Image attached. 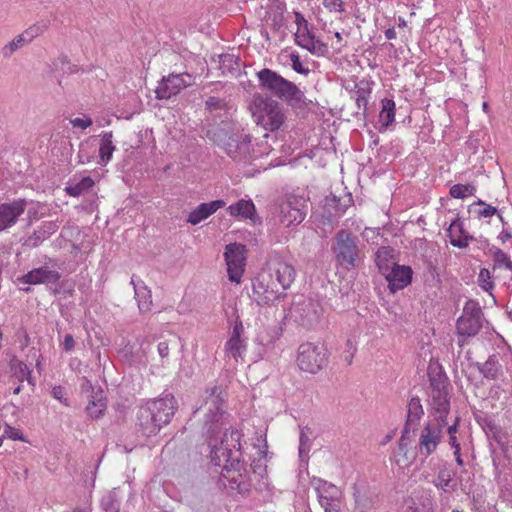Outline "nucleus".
Here are the masks:
<instances>
[{"mask_svg":"<svg viewBox=\"0 0 512 512\" xmlns=\"http://www.w3.org/2000/svg\"><path fill=\"white\" fill-rule=\"evenodd\" d=\"M223 405V389L220 386L215 385L205 390L204 429L211 449V462L222 467V477L230 490L246 496L251 491L252 481L250 471L241 460V434L229 426Z\"/></svg>","mask_w":512,"mask_h":512,"instance_id":"1","label":"nucleus"},{"mask_svg":"<svg viewBox=\"0 0 512 512\" xmlns=\"http://www.w3.org/2000/svg\"><path fill=\"white\" fill-rule=\"evenodd\" d=\"M177 408L175 397L169 393L148 400L137 412L138 430L147 437L156 435L171 422Z\"/></svg>","mask_w":512,"mask_h":512,"instance_id":"2","label":"nucleus"},{"mask_svg":"<svg viewBox=\"0 0 512 512\" xmlns=\"http://www.w3.org/2000/svg\"><path fill=\"white\" fill-rule=\"evenodd\" d=\"M207 138L213 141L234 160H246L253 155L251 136L235 129L229 122L222 120L221 125H210L206 132Z\"/></svg>","mask_w":512,"mask_h":512,"instance_id":"3","label":"nucleus"},{"mask_svg":"<svg viewBox=\"0 0 512 512\" xmlns=\"http://www.w3.org/2000/svg\"><path fill=\"white\" fill-rule=\"evenodd\" d=\"M257 77L261 89L269 91L287 104L296 106L303 102L304 93L293 82L275 71L264 68L257 73Z\"/></svg>","mask_w":512,"mask_h":512,"instance_id":"4","label":"nucleus"},{"mask_svg":"<svg viewBox=\"0 0 512 512\" xmlns=\"http://www.w3.org/2000/svg\"><path fill=\"white\" fill-rule=\"evenodd\" d=\"M332 252L336 263L347 270L357 267L364 258L358 238L344 229L335 234Z\"/></svg>","mask_w":512,"mask_h":512,"instance_id":"5","label":"nucleus"},{"mask_svg":"<svg viewBox=\"0 0 512 512\" xmlns=\"http://www.w3.org/2000/svg\"><path fill=\"white\" fill-rule=\"evenodd\" d=\"M430 380V406L434 420L447 422L450 411V382L448 377L437 372L429 375Z\"/></svg>","mask_w":512,"mask_h":512,"instance_id":"6","label":"nucleus"},{"mask_svg":"<svg viewBox=\"0 0 512 512\" xmlns=\"http://www.w3.org/2000/svg\"><path fill=\"white\" fill-rule=\"evenodd\" d=\"M253 117L257 125L262 126L267 131L278 130L286 120V115L282 105L270 98L257 96L254 98Z\"/></svg>","mask_w":512,"mask_h":512,"instance_id":"7","label":"nucleus"},{"mask_svg":"<svg viewBox=\"0 0 512 512\" xmlns=\"http://www.w3.org/2000/svg\"><path fill=\"white\" fill-rule=\"evenodd\" d=\"M483 313L478 303L467 301L462 315L456 322V331L458 335V345L464 347L467 338L476 336L482 328Z\"/></svg>","mask_w":512,"mask_h":512,"instance_id":"8","label":"nucleus"},{"mask_svg":"<svg viewBox=\"0 0 512 512\" xmlns=\"http://www.w3.org/2000/svg\"><path fill=\"white\" fill-rule=\"evenodd\" d=\"M296 363L300 370L315 374L327 363V353L322 345L305 342L299 345Z\"/></svg>","mask_w":512,"mask_h":512,"instance_id":"9","label":"nucleus"},{"mask_svg":"<svg viewBox=\"0 0 512 512\" xmlns=\"http://www.w3.org/2000/svg\"><path fill=\"white\" fill-rule=\"evenodd\" d=\"M447 422L439 420L427 421L419 433L418 442L415 446L419 456L426 459L432 455L442 441L443 432Z\"/></svg>","mask_w":512,"mask_h":512,"instance_id":"10","label":"nucleus"},{"mask_svg":"<svg viewBox=\"0 0 512 512\" xmlns=\"http://www.w3.org/2000/svg\"><path fill=\"white\" fill-rule=\"evenodd\" d=\"M283 295L281 286L275 282L272 274L267 271L260 272L252 280V299L258 305H269L278 300Z\"/></svg>","mask_w":512,"mask_h":512,"instance_id":"11","label":"nucleus"},{"mask_svg":"<svg viewBox=\"0 0 512 512\" xmlns=\"http://www.w3.org/2000/svg\"><path fill=\"white\" fill-rule=\"evenodd\" d=\"M307 200L302 195L291 194L278 206V221L285 227L300 224L305 216Z\"/></svg>","mask_w":512,"mask_h":512,"instance_id":"12","label":"nucleus"},{"mask_svg":"<svg viewBox=\"0 0 512 512\" xmlns=\"http://www.w3.org/2000/svg\"><path fill=\"white\" fill-rule=\"evenodd\" d=\"M312 485L317 492L319 503L325 512L340 511L342 492L336 485L320 478H313Z\"/></svg>","mask_w":512,"mask_h":512,"instance_id":"13","label":"nucleus"},{"mask_svg":"<svg viewBox=\"0 0 512 512\" xmlns=\"http://www.w3.org/2000/svg\"><path fill=\"white\" fill-rule=\"evenodd\" d=\"M246 248L242 244L231 243L226 246L224 257L227 265L228 278L231 282L240 283L246 265Z\"/></svg>","mask_w":512,"mask_h":512,"instance_id":"14","label":"nucleus"},{"mask_svg":"<svg viewBox=\"0 0 512 512\" xmlns=\"http://www.w3.org/2000/svg\"><path fill=\"white\" fill-rule=\"evenodd\" d=\"M290 315L297 324L311 328L319 320L320 306L311 299H305L293 304Z\"/></svg>","mask_w":512,"mask_h":512,"instance_id":"15","label":"nucleus"},{"mask_svg":"<svg viewBox=\"0 0 512 512\" xmlns=\"http://www.w3.org/2000/svg\"><path fill=\"white\" fill-rule=\"evenodd\" d=\"M194 77L191 74H169L163 77L161 83L156 89L158 99H170L177 95L181 90L193 85Z\"/></svg>","mask_w":512,"mask_h":512,"instance_id":"16","label":"nucleus"},{"mask_svg":"<svg viewBox=\"0 0 512 512\" xmlns=\"http://www.w3.org/2000/svg\"><path fill=\"white\" fill-rule=\"evenodd\" d=\"M245 330L243 323L239 317L234 321L232 331L225 343V353L232 357L235 361L243 358L247 351V338L244 336Z\"/></svg>","mask_w":512,"mask_h":512,"instance_id":"17","label":"nucleus"},{"mask_svg":"<svg viewBox=\"0 0 512 512\" xmlns=\"http://www.w3.org/2000/svg\"><path fill=\"white\" fill-rule=\"evenodd\" d=\"M26 206L27 201L21 198L0 203V232L14 226L19 217L25 212Z\"/></svg>","mask_w":512,"mask_h":512,"instance_id":"18","label":"nucleus"},{"mask_svg":"<svg viewBox=\"0 0 512 512\" xmlns=\"http://www.w3.org/2000/svg\"><path fill=\"white\" fill-rule=\"evenodd\" d=\"M353 497L354 512H371L378 501L376 491L363 482L354 484Z\"/></svg>","mask_w":512,"mask_h":512,"instance_id":"19","label":"nucleus"},{"mask_svg":"<svg viewBox=\"0 0 512 512\" xmlns=\"http://www.w3.org/2000/svg\"><path fill=\"white\" fill-rule=\"evenodd\" d=\"M413 271L411 267L406 265L394 264L385 274L384 277L388 282L391 293L407 287L412 281Z\"/></svg>","mask_w":512,"mask_h":512,"instance_id":"20","label":"nucleus"},{"mask_svg":"<svg viewBox=\"0 0 512 512\" xmlns=\"http://www.w3.org/2000/svg\"><path fill=\"white\" fill-rule=\"evenodd\" d=\"M267 272L272 274L275 282L281 286L283 293L294 282L297 274L294 266L286 261L275 262Z\"/></svg>","mask_w":512,"mask_h":512,"instance_id":"21","label":"nucleus"},{"mask_svg":"<svg viewBox=\"0 0 512 512\" xmlns=\"http://www.w3.org/2000/svg\"><path fill=\"white\" fill-rule=\"evenodd\" d=\"M409 431L403 429L401 436L398 440L397 449L394 452V457L397 465L401 467H409L412 465L418 455L417 450L413 451L410 447L411 439Z\"/></svg>","mask_w":512,"mask_h":512,"instance_id":"22","label":"nucleus"},{"mask_svg":"<svg viewBox=\"0 0 512 512\" xmlns=\"http://www.w3.org/2000/svg\"><path fill=\"white\" fill-rule=\"evenodd\" d=\"M59 279V272L50 269L48 266H42L29 271L21 276L18 281L29 285H37L42 283H56Z\"/></svg>","mask_w":512,"mask_h":512,"instance_id":"23","label":"nucleus"},{"mask_svg":"<svg viewBox=\"0 0 512 512\" xmlns=\"http://www.w3.org/2000/svg\"><path fill=\"white\" fill-rule=\"evenodd\" d=\"M130 284L134 289V296L138 304V308L140 313H148L152 309V294L149 287L145 284V282L137 277L136 275H132Z\"/></svg>","mask_w":512,"mask_h":512,"instance_id":"24","label":"nucleus"},{"mask_svg":"<svg viewBox=\"0 0 512 512\" xmlns=\"http://www.w3.org/2000/svg\"><path fill=\"white\" fill-rule=\"evenodd\" d=\"M224 205L225 202L223 200H214L208 203H201L189 213L187 222L192 225H197L201 221L207 219L210 215L214 214Z\"/></svg>","mask_w":512,"mask_h":512,"instance_id":"25","label":"nucleus"},{"mask_svg":"<svg viewBox=\"0 0 512 512\" xmlns=\"http://www.w3.org/2000/svg\"><path fill=\"white\" fill-rule=\"evenodd\" d=\"M447 234L451 245L458 248H466L469 245V241L473 239L464 230L463 223L458 216L450 223Z\"/></svg>","mask_w":512,"mask_h":512,"instance_id":"26","label":"nucleus"},{"mask_svg":"<svg viewBox=\"0 0 512 512\" xmlns=\"http://www.w3.org/2000/svg\"><path fill=\"white\" fill-rule=\"evenodd\" d=\"M424 415V409L418 396L412 397L407 404L406 422L403 429L415 431Z\"/></svg>","mask_w":512,"mask_h":512,"instance_id":"27","label":"nucleus"},{"mask_svg":"<svg viewBox=\"0 0 512 512\" xmlns=\"http://www.w3.org/2000/svg\"><path fill=\"white\" fill-rule=\"evenodd\" d=\"M10 372H11V380L13 383L15 381L19 383H23L25 380L28 381L29 384L34 386V382L31 378V371L27 367V365L19 360L17 357L13 356L9 363Z\"/></svg>","mask_w":512,"mask_h":512,"instance_id":"28","label":"nucleus"},{"mask_svg":"<svg viewBox=\"0 0 512 512\" xmlns=\"http://www.w3.org/2000/svg\"><path fill=\"white\" fill-rule=\"evenodd\" d=\"M480 373L489 380H497L502 376V366L496 355H490L483 364H478Z\"/></svg>","mask_w":512,"mask_h":512,"instance_id":"29","label":"nucleus"},{"mask_svg":"<svg viewBox=\"0 0 512 512\" xmlns=\"http://www.w3.org/2000/svg\"><path fill=\"white\" fill-rule=\"evenodd\" d=\"M228 212L233 217L243 219H253L255 215V206L251 200L241 199L228 207Z\"/></svg>","mask_w":512,"mask_h":512,"instance_id":"30","label":"nucleus"},{"mask_svg":"<svg viewBox=\"0 0 512 512\" xmlns=\"http://www.w3.org/2000/svg\"><path fill=\"white\" fill-rule=\"evenodd\" d=\"M393 253V248L389 246L379 247L375 252L374 261L382 275H384L395 264L393 262Z\"/></svg>","mask_w":512,"mask_h":512,"instance_id":"31","label":"nucleus"},{"mask_svg":"<svg viewBox=\"0 0 512 512\" xmlns=\"http://www.w3.org/2000/svg\"><path fill=\"white\" fill-rule=\"evenodd\" d=\"M100 136L101 141L99 147V163L106 165L112 159V155L116 147L113 143V133L111 131L103 132Z\"/></svg>","mask_w":512,"mask_h":512,"instance_id":"32","label":"nucleus"},{"mask_svg":"<svg viewBox=\"0 0 512 512\" xmlns=\"http://www.w3.org/2000/svg\"><path fill=\"white\" fill-rule=\"evenodd\" d=\"M381 111L379 113L380 131L386 130L395 119V102L392 99H383L381 101Z\"/></svg>","mask_w":512,"mask_h":512,"instance_id":"33","label":"nucleus"},{"mask_svg":"<svg viewBox=\"0 0 512 512\" xmlns=\"http://www.w3.org/2000/svg\"><path fill=\"white\" fill-rule=\"evenodd\" d=\"M267 23L273 30L277 31L284 25V6L281 3L275 4L267 11Z\"/></svg>","mask_w":512,"mask_h":512,"instance_id":"34","label":"nucleus"},{"mask_svg":"<svg viewBox=\"0 0 512 512\" xmlns=\"http://www.w3.org/2000/svg\"><path fill=\"white\" fill-rule=\"evenodd\" d=\"M106 407V399L102 396V391L99 390V395L96 394V396H94L93 399L89 401L86 407V411L91 418L98 419L103 415Z\"/></svg>","mask_w":512,"mask_h":512,"instance_id":"35","label":"nucleus"},{"mask_svg":"<svg viewBox=\"0 0 512 512\" xmlns=\"http://www.w3.org/2000/svg\"><path fill=\"white\" fill-rule=\"evenodd\" d=\"M94 185V180L89 177H83L78 182H71L68 183L66 187V192L73 197H78L82 195L83 193L90 190Z\"/></svg>","mask_w":512,"mask_h":512,"instance_id":"36","label":"nucleus"},{"mask_svg":"<svg viewBox=\"0 0 512 512\" xmlns=\"http://www.w3.org/2000/svg\"><path fill=\"white\" fill-rule=\"evenodd\" d=\"M28 43V40L26 37H24V34H20L16 36L12 41L7 43L5 46H3L0 50V54L8 59L10 58L17 50L22 48L25 44Z\"/></svg>","mask_w":512,"mask_h":512,"instance_id":"37","label":"nucleus"},{"mask_svg":"<svg viewBox=\"0 0 512 512\" xmlns=\"http://www.w3.org/2000/svg\"><path fill=\"white\" fill-rule=\"evenodd\" d=\"M470 207L473 209V213L478 218H491L492 216L498 214V210L496 207L486 204L482 200L474 202L473 204H471Z\"/></svg>","mask_w":512,"mask_h":512,"instance_id":"38","label":"nucleus"},{"mask_svg":"<svg viewBox=\"0 0 512 512\" xmlns=\"http://www.w3.org/2000/svg\"><path fill=\"white\" fill-rule=\"evenodd\" d=\"M206 109L210 112V113H216V115L218 116H222L221 115V112L223 111L224 114H227L228 113V107H227V103L224 99H220L218 97H214V96H211L209 97L206 102Z\"/></svg>","mask_w":512,"mask_h":512,"instance_id":"39","label":"nucleus"},{"mask_svg":"<svg viewBox=\"0 0 512 512\" xmlns=\"http://www.w3.org/2000/svg\"><path fill=\"white\" fill-rule=\"evenodd\" d=\"M476 188L471 184H455L450 188V195L456 199H463L474 195Z\"/></svg>","mask_w":512,"mask_h":512,"instance_id":"40","label":"nucleus"},{"mask_svg":"<svg viewBox=\"0 0 512 512\" xmlns=\"http://www.w3.org/2000/svg\"><path fill=\"white\" fill-rule=\"evenodd\" d=\"M369 95H370V90L368 88H364V87H361L360 85H356V90L353 93V97L355 98V102H356L358 109L362 110L363 113L366 111Z\"/></svg>","mask_w":512,"mask_h":512,"instance_id":"41","label":"nucleus"},{"mask_svg":"<svg viewBox=\"0 0 512 512\" xmlns=\"http://www.w3.org/2000/svg\"><path fill=\"white\" fill-rule=\"evenodd\" d=\"M452 481L451 473L448 469H441L437 475L435 485L436 487L447 492L450 490V483Z\"/></svg>","mask_w":512,"mask_h":512,"instance_id":"42","label":"nucleus"},{"mask_svg":"<svg viewBox=\"0 0 512 512\" xmlns=\"http://www.w3.org/2000/svg\"><path fill=\"white\" fill-rule=\"evenodd\" d=\"M104 512H119L120 504L112 493L105 495L101 501Z\"/></svg>","mask_w":512,"mask_h":512,"instance_id":"43","label":"nucleus"},{"mask_svg":"<svg viewBox=\"0 0 512 512\" xmlns=\"http://www.w3.org/2000/svg\"><path fill=\"white\" fill-rule=\"evenodd\" d=\"M295 42L302 48H309V45L314 40V36L310 33L309 29L296 31L294 34Z\"/></svg>","mask_w":512,"mask_h":512,"instance_id":"44","label":"nucleus"},{"mask_svg":"<svg viewBox=\"0 0 512 512\" xmlns=\"http://www.w3.org/2000/svg\"><path fill=\"white\" fill-rule=\"evenodd\" d=\"M289 58L291 61L292 68L295 72L303 75H307L310 72L309 68L304 66L300 59V56L297 53H291L289 55Z\"/></svg>","mask_w":512,"mask_h":512,"instance_id":"45","label":"nucleus"},{"mask_svg":"<svg viewBox=\"0 0 512 512\" xmlns=\"http://www.w3.org/2000/svg\"><path fill=\"white\" fill-rule=\"evenodd\" d=\"M494 260L498 265H500V266L503 265L512 271V262L509 259L508 255L505 252H503L501 249L497 248L494 251Z\"/></svg>","mask_w":512,"mask_h":512,"instance_id":"46","label":"nucleus"},{"mask_svg":"<svg viewBox=\"0 0 512 512\" xmlns=\"http://www.w3.org/2000/svg\"><path fill=\"white\" fill-rule=\"evenodd\" d=\"M310 450V438L307 435L305 429H302L300 432L299 438V455L302 457L303 455L308 454Z\"/></svg>","mask_w":512,"mask_h":512,"instance_id":"47","label":"nucleus"},{"mask_svg":"<svg viewBox=\"0 0 512 512\" xmlns=\"http://www.w3.org/2000/svg\"><path fill=\"white\" fill-rule=\"evenodd\" d=\"M52 396L65 406H70L69 400L66 397V390L64 387L57 385L52 388Z\"/></svg>","mask_w":512,"mask_h":512,"instance_id":"48","label":"nucleus"},{"mask_svg":"<svg viewBox=\"0 0 512 512\" xmlns=\"http://www.w3.org/2000/svg\"><path fill=\"white\" fill-rule=\"evenodd\" d=\"M306 49L315 55H324L328 50L327 46L324 43H322L319 40H316L315 38L309 45V48Z\"/></svg>","mask_w":512,"mask_h":512,"instance_id":"49","label":"nucleus"},{"mask_svg":"<svg viewBox=\"0 0 512 512\" xmlns=\"http://www.w3.org/2000/svg\"><path fill=\"white\" fill-rule=\"evenodd\" d=\"M490 279V273L487 269H482L479 273V281L482 283L481 287L485 291H489L493 288V282L489 280Z\"/></svg>","mask_w":512,"mask_h":512,"instance_id":"50","label":"nucleus"},{"mask_svg":"<svg viewBox=\"0 0 512 512\" xmlns=\"http://www.w3.org/2000/svg\"><path fill=\"white\" fill-rule=\"evenodd\" d=\"M323 5L330 12H343V1L342 0H323Z\"/></svg>","mask_w":512,"mask_h":512,"instance_id":"51","label":"nucleus"},{"mask_svg":"<svg viewBox=\"0 0 512 512\" xmlns=\"http://www.w3.org/2000/svg\"><path fill=\"white\" fill-rule=\"evenodd\" d=\"M70 123L74 128H79L81 130H85L93 124L92 119L86 116L83 118L70 119Z\"/></svg>","mask_w":512,"mask_h":512,"instance_id":"52","label":"nucleus"},{"mask_svg":"<svg viewBox=\"0 0 512 512\" xmlns=\"http://www.w3.org/2000/svg\"><path fill=\"white\" fill-rule=\"evenodd\" d=\"M47 28L46 24H43L42 26L35 25L27 29L23 34L24 37L27 38L28 43L36 36H38L40 33H42Z\"/></svg>","mask_w":512,"mask_h":512,"instance_id":"53","label":"nucleus"},{"mask_svg":"<svg viewBox=\"0 0 512 512\" xmlns=\"http://www.w3.org/2000/svg\"><path fill=\"white\" fill-rule=\"evenodd\" d=\"M172 342L174 344H176V339L169 340V341H167V340L161 341L158 343L157 350H158L159 356L162 359L167 358L169 356V346Z\"/></svg>","mask_w":512,"mask_h":512,"instance_id":"54","label":"nucleus"},{"mask_svg":"<svg viewBox=\"0 0 512 512\" xmlns=\"http://www.w3.org/2000/svg\"><path fill=\"white\" fill-rule=\"evenodd\" d=\"M295 23L297 25V31L308 29V22L300 12H295Z\"/></svg>","mask_w":512,"mask_h":512,"instance_id":"55","label":"nucleus"},{"mask_svg":"<svg viewBox=\"0 0 512 512\" xmlns=\"http://www.w3.org/2000/svg\"><path fill=\"white\" fill-rule=\"evenodd\" d=\"M48 238L46 235V229L45 228H39L34 231L33 235L31 236V239L34 240V245H37L38 242Z\"/></svg>","mask_w":512,"mask_h":512,"instance_id":"56","label":"nucleus"},{"mask_svg":"<svg viewBox=\"0 0 512 512\" xmlns=\"http://www.w3.org/2000/svg\"><path fill=\"white\" fill-rule=\"evenodd\" d=\"M63 349L68 352L71 351L75 346L74 338L71 334H67L64 337V341L62 343Z\"/></svg>","mask_w":512,"mask_h":512,"instance_id":"57","label":"nucleus"},{"mask_svg":"<svg viewBox=\"0 0 512 512\" xmlns=\"http://www.w3.org/2000/svg\"><path fill=\"white\" fill-rule=\"evenodd\" d=\"M5 434L11 438V439H14V440H17V439H22V436L20 434V432L10 426H6V429H5Z\"/></svg>","mask_w":512,"mask_h":512,"instance_id":"58","label":"nucleus"},{"mask_svg":"<svg viewBox=\"0 0 512 512\" xmlns=\"http://www.w3.org/2000/svg\"><path fill=\"white\" fill-rule=\"evenodd\" d=\"M405 512H428L424 505L418 506L413 503V505L407 506Z\"/></svg>","mask_w":512,"mask_h":512,"instance_id":"59","label":"nucleus"},{"mask_svg":"<svg viewBox=\"0 0 512 512\" xmlns=\"http://www.w3.org/2000/svg\"><path fill=\"white\" fill-rule=\"evenodd\" d=\"M46 229V235L49 237L56 231V225L53 222H47L41 226Z\"/></svg>","mask_w":512,"mask_h":512,"instance_id":"60","label":"nucleus"},{"mask_svg":"<svg viewBox=\"0 0 512 512\" xmlns=\"http://www.w3.org/2000/svg\"><path fill=\"white\" fill-rule=\"evenodd\" d=\"M457 426H458V419H456L452 425H448V424L446 425L445 428H447V433L449 434V436L456 434Z\"/></svg>","mask_w":512,"mask_h":512,"instance_id":"61","label":"nucleus"},{"mask_svg":"<svg viewBox=\"0 0 512 512\" xmlns=\"http://www.w3.org/2000/svg\"><path fill=\"white\" fill-rule=\"evenodd\" d=\"M499 238L503 243H505L512 238V235L508 230L503 229L499 235Z\"/></svg>","mask_w":512,"mask_h":512,"instance_id":"62","label":"nucleus"},{"mask_svg":"<svg viewBox=\"0 0 512 512\" xmlns=\"http://www.w3.org/2000/svg\"><path fill=\"white\" fill-rule=\"evenodd\" d=\"M449 444L451 445L452 448H454L456 450H461L460 444L457 441L456 435L449 436Z\"/></svg>","mask_w":512,"mask_h":512,"instance_id":"63","label":"nucleus"},{"mask_svg":"<svg viewBox=\"0 0 512 512\" xmlns=\"http://www.w3.org/2000/svg\"><path fill=\"white\" fill-rule=\"evenodd\" d=\"M221 62L225 64L226 62L229 64L236 63V60L232 55L226 54L221 56Z\"/></svg>","mask_w":512,"mask_h":512,"instance_id":"64","label":"nucleus"}]
</instances>
